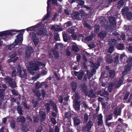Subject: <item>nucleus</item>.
Masks as SVG:
<instances>
[{
    "instance_id": "1",
    "label": "nucleus",
    "mask_w": 132,
    "mask_h": 132,
    "mask_svg": "<svg viewBox=\"0 0 132 132\" xmlns=\"http://www.w3.org/2000/svg\"><path fill=\"white\" fill-rule=\"evenodd\" d=\"M109 19L110 23L108 22L105 27L106 29H110L111 30H113V28L116 25V19L113 16L109 17Z\"/></svg>"
},
{
    "instance_id": "2",
    "label": "nucleus",
    "mask_w": 132,
    "mask_h": 132,
    "mask_svg": "<svg viewBox=\"0 0 132 132\" xmlns=\"http://www.w3.org/2000/svg\"><path fill=\"white\" fill-rule=\"evenodd\" d=\"M23 34L20 33L16 36L17 39L15 40V42L13 44L10 45L11 48H13L15 46L17 45L19 42L22 43L23 40L22 37Z\"/></svg>"
},
{
    "instance_id": "3",
    "label": "nucleus",
    "mask_w": 132,
    "mask_h": 132,
    "mask_svg": "<svg viewBox=\"0 0 132 132\" xmlns=\"http://www.w3.org/2000/svg\"><path fill=\"white\" fill-rule=\"evenodd\" d=\"M93 125V123L91 120H89L86 124L85 126L82 128V130L83 132L89 131L91 129Z\"/></svg>"
},
{
    "instance_id": "4",
    "label": "nucleus",
    "mask_w": 132,
    "mask_h": 132,
    "mask_svg": "<svg viewBox=\"0 0 132 132\" xmlns=\"http://www.w3.org/2000/svg\"><path fill=\"white\" fill-rule=\"evenodd\" d=\"M30 37L32 38L35 45H37L39 42L38 37L37 36L36 34L33 32H30L29 33Z\"/></svg>"
},
{
    "instance_id": "5",
    "label": "nucleus",
    "mask_w": 132,
    "mask_h": 132,
    "mask_svg": "<svg viewBox=\"0 0 132 132\" xmlns=\"http://www.w3.org/2000/svg\"><path fill=\"white\" fill-rule=\"evenodd\" d=\"M122 14L126 15L127 19H130L131 18L132 14L131 12H128V9L126 7H124L121 10Z\"/></svg>"
},
{
    "instance_id": "6",
    "label": "nucleus",
    "mask_w": 132,
    "mask_h": 132,
    "mask_svg": "<svg viewBox=\"0 0 132 132\" xmlns=\"http://www.w3.org/2000/svg\"><path fill=\"white\" fill-rule=\"evenodd\" d=\"M4 79L9 84L11 87L15 88L16 87L15 82V81H13V79L11 78L8 77L5 78Z\"/></svg>"
},
{
    "instance_id": "7",
    "label": "nucleus",
    "mask_w": 132,
    "mask_h": 132,
    "mask_svg": "<svg viewBox=\"0 0 132 132\" xmlns=\"http://www.w3.org/2000/svg\"><path fill=\"white\" fill-rule=\"evenodd\" d=\"M85 73L84 71L80 70L78 72L75 71L74 72V75L77 77L78 79L79 80H81Z\"/></svg>"
},
{
    "instance_id": "8",
    "label": "nucleus",
    "mask_w": 132,
    "mask_h": 132,
    "mask_svg": "<svg viewBox=\"0 0 132 132\" xmlns=\"http://www.w3.org/2000/svg\"><path fill=\"white\" fill-rule=\"evenodd\" d=\"M131 68V67L126 65L124 66V70L122 71L121 73L122 75V76H123V78L124 76L127 75L128 72L130 71Z\"/></svg>"
},
{
    "instance_id": "9",
    "label": "nucleus",
    "mask_w": 132,
    "mask_h": 132,
    "mask_svg": "<svg viewBox=\"0 0 132 132\" xmlns=\"http://www.w3.org/2000/svg\"><path fill=\"white\" fill-rule=\"evenodd\" d=\"M34 50L31 47H28L26 51V56L27 58L29 57L32 53L33 52Z\"/></svg>"
},
{
    "instance_id": "10",
    "label": "nucleus",
    "mask_w": 132,
    "mask_h": 132,
    "mask_svg": "<svg viewBox=\"0 0 132 132\" xmlns=\"http://www.w3.org/2000/svg\"><path fill=\"white\" fill-rule=\"evenodd\" d=\"M30 68L33 70L36 71L39 69V67L36 63H34L33 62H31L30 63Z\"/></svg>"
},
{
    "instance_id": "11",
    "label": "nucleus",
    "mask_w": 132,
    "mask_h": 132,
    "mask_svg": "<svg viewBox=\"0 0 132 132\" xmlns=\"http://www.w3.org/2000/svg\"><path fill=\"white\" fill-rule=\"evenodd\" d=\"M5 91L4 89H0V106H1L2 102L4 99Z\"/></svg>"
},
{
    "instance_id": "12",
    "label": "nucleus",
    "mask_w": 132,
    "mask_h": 132,
    "mask_svg": "<svg viewBox=\"0 0 132 132\" xmlns=\"http://www.w3.org/2000/svg\"><path fill=\"white\" fill-rule=\"evenodd\" d=\"M40 117L41 118L40 121L41 122L44 121L46 118V114L43 111H41L39 112Z\"/></svg>"
},
{
    "instance_id": "13",
    "label": "nucleus",
    "mask_w": 132,
    "mask_h": 132,
    "mask_svg": "<svg viewBox=\"0 0 132 132\" xmlns=\"http://www.w3.org/2000/svg\"><path fill=\"white\" fill-rule=\"evenodd\" d=\"M124 78L123 76H122L121 77L119 78V80L117 84H116V88H119L123 84Z\"/></svg>"
},
{
    "instance_id": "14",
    "label": "nucleus",
    "mask_w": 132,
    "mask_h": 132,
    "mask_svg": "<svg viewBox=\"0 0 132 132\" xmlns=\"http://www.w3.org/2000/svg\"><path fill=\"white\" fill-rule=\"evenodd\" d=\"M79 14L78 12H75L71 15V16L72 19L73 20L79 19Z\"/></svg>"
},
{
    "instance_id": "15",
    "label": "nucleus",
    "mask_w": 132,
    "mask_h": 132,
    "mask_svg": "<svg viewBox=\"0 0 132 132\" xmlns=\"http://www.w3.org/2000/svg\"><path fill=\"white\" fill-rule=\"evenodd\" d=\"M80 87L84 93L85 95L86 96H87L88 95V92L87 90V86L84 84L81 85Z\"/></svg>"
},
{
    "instance_id": "16",
    "label": "nucleus",
    "mask_w": 132,
    "mask_h": 132,
    "mask_svg": "<svg viewBox=\"0 0 132 132\" xmlns=\"http://www.w3.org/2000/svg\"><path fill=\"white\" fill-rule=\"evenodd\" d=\"M106 35V33L105 31H101L98 34V36L101 39H103L105 37Z\"/></svg>"
},
{
    "instance_id": "17",
    "label": "nucleus",
    "mask_w": 132,
    "mask_h": 132,
    "mask_svg": "<svg viewBox=\"0 0 132 132\" xmlns=\"http://www.w3.org/2000/svg\"><path fill=\"white\" fill-rule=\"evenodd\" d=\"M73 120L74 125L76 126L78 125L80 122V120L77 117H75L73 118Z\"/></svg>"
},
{
    "instance_id": "18",
    "label": "nucleus",
    "mask_w": 132,
    "mask_h": 132,
    "mask_svg": "<svg viewBox=\"0 0 132 132\" xmlns=\"http://www.w3.org/2000/svg\"><path fill=\"white\" fill-rule=\"evenodd\" d=\"M73 92H75L77 86V83L75 82H73L71 83V86Z\"/></svg>"
},
{
    "instance_id": "19",
    "label": "nucleus",
    "mask_w": 132,
    "mask_h": 132,
    "mask_svg": "<svg viewBox=\"0 0 132 132\" xmlns=\"http://www.w3.org/2000/svg\"><path fill=\"white\" fill-rule=\"evenodd\" d=\"M50 103L51 104H52L53 110L55 111L56 113L58 112V110L56 104L54 102H52V101H50Z\"/></svg>"
},
{
    "instance_id": "20",
    "label": "nucleus",
    "mask_w": 132,
    "mask_h": 132,
    "mask_svg": "<svg viewBox=\"0 0 132 132\" xmlns=\"http://www.w3.org/2000/svg\"><path fill=\"white\" fill-rule=\"evenodd\" d=\"M131 61H132V56H129L127 61V63L126 65L131 68L132 66V62Z\"/></svg>"
},
{
    "instance_id": "21",
    "label": "nucleus",
    "mask_w": 132,
    "mask_h": 132,
    "mask_svg": "<svg viewBox=\"0 0 132 132\" xmlns=\"http://www.w3.org/2000/svg\"><path fill=\"white\" fill-rule=\"evenodd\" d=\"M107 58L106 61L107 63H111L113 62V59L111 58V54H108L106 55Z\"/></svg>"
},
{
    "instance_id": "22",
    "label": "nucleus",
    "mask_w": 132,
    "mask_h": 132,
    "mask_svg": "<svg viewBox=\"0 0 132 132\" xmlns=\"http://www.w3.org/2000/svg\"><path fill=\"white\" fill-rule=\"evenodd\" d=\"M110 46L109 47L108 51V52L109 53H111L114 51V45L113 44V42H110Z\"/></svg>"
},
{
    "instance_id": "23",
    "label": "nucleus",
    "mask_w": 132,
    "mask_h": 132,
    "mask_svg": "<svg viewBox=\"0 0 132 132\" xmlns=\"http://www.w3.org/2000/svg\"><path fill=\"white\" fill-rule=\"evenodd\" d=\"M88 96L89 97L94 98L96 97V96L95 93H93V89L90 90L89 92V94H88Z\"/></svg>"
},
{
    "instance_id": "24",
    "label": "nucleus",
    "mask_w": 132,
    "mask_h": 132,
    "mask_svg": "<svg viewBox=\"0 0 132 132\" xmlns=\"http://www.w3.org/2000/svg\"><path fill=\"white\" fill-rule=\"evenodd\" d=\"M124 3V1L123 0H120L118 2L117 4L116 5H117V8L120 9L123 6Z\"/></svg>"
},
{
    "instance_id": "25",
    "label": "nucleus",
    "mask_w": 132,
    "mask_h": 132,
    "mask_svg": "<svg viewBox=\"0 0 132 132\" xmlns=\"http://www.w3.org/2000/svg\"><path fill=\"white\" fill-rule=\"evenodd\" d=\"M75 110H79L80 109V104L79 102L78 101H75L74 106Z\"/></svg>"
},
{
    "instance_id": "26",
    "label": "nucleus",
    "mask_w": 132,
    "mask_h": 132,
    "mask_svg": "<svg viewBox=\"0 0 132 132\" xmlns=\"http://www.w3.org/2000/svg\"><path fill=\"white\" fill-rule=\"evenodd\" d=\"M17 119L18 122H21L22 123H24L25 121V118L23 116H20L17 118Z\"/></svg>"
},
{
    "instance_id": "27",
    "label": "nucleus",
    "mask_w": 132,
    "mask_h": 132,
    "mask_svg": "<svg viewBox=\"0 0 132 132\" xmlns=\"http://www.w3.org/2000/svg\"><path fill=\"white\" fill-rule=\"evenodd\" d=\"M98 126L102 125L103 124L102 116V115H100L98 119Z\"/></svg>"
},
{
    "instance_id": "28",
    "label": "nucleus",
    "mask_w": 132,
    "mask_h": 132,
    "mask_svg": "<svg viewBox=\"0 0 132 132\" xmlns=\"http://www.w3.org/2000/svg\"><path fill=\"white\" fill-rule=\"evenodd\" d=\"M45 32L44 30L43 29H40L37 32L36 34L40 36H41L44 35Z\"/></svg>"
},
{
    "instance_id": "29",
    "label": "nucleus",
    "mask_w": 132,
    "mask_h": 132,
    "mask_svg": "<svg viewBox=\"0 0 132 132\" xmlns=\"http://www.w3.org/2000/svg\"><path fill=\"white\" fill-rule=\"evenodd\" d=\"M109 72L110 77L113 78L115 75V71L113 70H109Z\"/></svg>"
},
{
    "instance_id": "30",
    "label": "nucleus",
    "mask_w": 132,
    "mask_h": 132,
    "mask_svg": "<svg viewBox=\"0 0 132 132\" xmlns=\"http://www.w3.org/2000/svg\"><path fill=\"white\" fill-rule=\"evenodd\" d=\"M52 52L54 57L56 59H58L59 57V54L58 52L56 50H54Z\"/></svg>"
},
{
    "instance_id": "31",
    "label": "nucleus",
    "mask_w": 132,
    "mask_h": 132,
    "mask_svg": "<svg viewBox=\"0 0 132 132\" xmlns=\"http://www.w3.org/2000/svg\"><path fill=\"white\" fill-rule=\"evenodd\" d=\"M10 33L8 31H5L0 32V37H2L3 36H6L7 35H9Z\"/></svg>"
},
{
    "instance_id": "32",
    "label": "nucleus",
    "mask_w": 132,
    "mask_h": 132,
    "mask_svg": "<svg viewBox=\"0 0 132 132\" xmlns=\"http://www.w3.org/2000/svg\"><path fill=\"white\" fill-rule=\"evenodd\" d=\"M106 119L105 121L106 122H107L108 121L112 119L113 114H110L106 116Z\"/></svg>"
},
{
    "instance_id": "33",
    "label": "nucleus",
    "mask_w": 132,
    "mask_h": 132,
    "mask_svg": "<svg viewBox=\"0 0 132 132\" xmlns=\"http://www.w3.org/2000/svg\"><path fill=\"white\" fill-rule=\"evenodd\" d=\"M17 110L18 113L20 115H22L23 114L22 113V108L21 106L18 105V106Z\"/></svg>"
},
{
    "instance_id": "34",
    "label": "nucleus",
    "mask_w": 132,
    "mask_h": 132,
    "mask_svg": "<svg viewBox=\"0 0 132 132\" xmlns=\"http://www.w3.org/2000/svg\"><path fill=\"white\" fill-rule=\"evenodd\" d=\"M50 103H47L45 104L44 106L47 112H49L50 111Z\"/></svg>"
},
{
    "instance_id": "35",
    "label": "nucleus",
    "mask_w": 132,
    "mask_h": 132,
    "mask_svg": "<svg viewBox=\"0 0 132 132\" xmlns=\"http://www.w3.org/2000/svg\"><path fill=\"white\" fill-rule=\"evenodd\" d=\"M93 35L92 34L86 37L85 38V40L87 42L93 39Z\"/></svg>"
},
{
    "instance_id": "36",
    "label": "nucleus",
    "mask_w": 132,
    "mask_h": 132,
    "mask_svg": "<svg viewBox=\"0 0 132 132\" xmlns=\"http://www.w3.org/2000/svg\"><path fill=\"white\" fill-rule=\"evenodd\" d=\"M22 129L24 132H27L29 131V129L28 128V127L26 125H23L22 126Z\"/></svg>"
},
{
    "instance_id": "37",
    "label": "nucleus",
    "mask_w": 132,
    "mask_h": 132,
    "mask_svg": "<svg viewBox=\"0 0 132 132\" xmlns=\"http://www.w3.org/2000/svg\"><path fill=\"white\" fill-rule=\"evenodd\" d=\"M114 85L113 83H111L109 84L108 87V90L110 93H111L113 88Z\"/></svg>"
},
{
    "instance_id": "38",
    "label": "nucleus",
    "mask_w": 132,
    "mask_h": 132,
    "mask_svg": "<svg viewBox=\"0 0 132 132\" xmlns=\"http://www.w3.org/2000/svg\"><path fill=\"white\" fill-rule=\"evenodd\" d=\"M116 48L118 50H123L124 49V47L123 44H118Z\"/></svg>"
},
{
    "instance_id": "39",
    "label": "nucleus",
    "mask_w": 132,
    "mask_h": 132,
    "mask_svg": "<svg viewBox=\"0 0 132 132\" xmlns=\"http://www.w3.org/2000/svg\"><path fill=\"white\" fill-rule=\"evenodd\" d=\"M8 31L10 33V34L9 35H7V36H12L13 35L15 34H16L15 32H17L18 31H16L15 30H13L12 31Z\"/></svg>"
},
{
    "instance_id": "40",
    "label": "nucleus",
    "mask_w": 132,
    "mask_h": 132,
    "mask_svg": "<svg viewBox=\"0 0 132 132\" xmlns=\"http://www.w3.org/2000/svg\"><path fill=\"white\" fill-rule=\"evenodd\" d=\"M42 86V82L40 83L39 81H37L36 83L35 87L36 88L39 89L41 88Z\"/></svg>"
},
{
    "instance_id": "41",
    "label": "nucleus",
    "mask_w": 132,
    "mask_h": 132,
    "mask_svg": "<svg viewBox=\"0 0 132 132\" xmlns=\"http://www.w3.org/2000/svg\"><path fill=\"white\" fill-rule=\"evenodd\" d=\"M72 50L73 51L76 52H77L79 50L78 47L76 45H73L72 47Z\"/></svg>"
},
{
    "instance_id": "42",
    "label": "nucleus",
    "mask_w": 132,
    "mask_h": 132,
    "mask_svg": "<svg viewBox=\"0 0 132 132\" xmlns=\"http://www.w3.org/2000/svg\"><path fill=\"white\" fill-rule=\"evenodd\" d=\"M121 110L120 108L118 109L116 107V117L120 115L121 113ZM117 117H116V118Z\"/></svg>"
},
{
    "instance_id": "43",
    "label": "nucleus",
    "mask_w": 132,
    "mask_h": 132,
    "mask_svg": "<svg viewBox=\"0 0 132 132\" xmlns=\"http://www.w3.org/2000/svg\"><path fill=\"white\" fill-rule=\"evenodd\" d=\"M23 71L24 73L21 75L20 77L21 78L26 77L27 76L26 71V69H23Z\"/></svg>"
},
{
    "instance_id": "44",
    "label": "nucleus",
    "mask_w": 132,
    "mask_h": 132,
    "mask_svg": "<svg viewBox=\"0 0 132 132\" xmlns=\"http://www.w3.org/2000/svg\"><path fill=\"white\" fill-rule=\"evenodd\" d=\"M122 128L121 125H118L117 126V127L116 128V130H117V132H120L122 130Z\"/></svg>"
},
{
    "instance_id": "45",
    "label": "nucleus",
    "mask_w": 132,
    "mask_h": 132,
    "mask_svg": "<svg viewBox=\"0 0 132 132\" xmlns=\"http://www.w3.org/2000/svg\"><path fill=\"white\" fill-rule=\"evenodd\" d=\"M119 123L118 125L120 124L121 125L123 123V120L121 118H119L118 120V121H116V125L117 124L119 123Z\"/></svg>"
},
{
    "instance_id": "46",
    "label": "nucleus",
    "mask_w": 132,
    "mask_h": 132,
    "mask_svg": "<svg viewBox=\"0 0 132 132\" xmlns=\"http://www.w3.org/2000/svg\"><path fill=\"white\" fill-rule=\"evenodd\" d=\"M32 103L34 104L33 108H35L38 105L39 103V101H36L35 102L34 101H32Z\"/></svg>"
},
{
    "instance_id": "47",
    "label": "nucleus",
    "mask_w": 132,
    "mask_h": 132,
    "mask_svg": "<svg viewBox=\"0 0 132 132\" xmlns=\"http://www.w3.org/2000/svg\"><path fill=\"white\" fill-rule=\"evenodd\" d=\"M18 57H16L15 58H14V59L12 60V59H9L8 60V62L9 63H11L12 62H15L17 60H18Z\"/></svg>"
},
{
    "instance_id": "48",
    "label": "nucleus",
    "mask_w": 132,
    "mask_h": 132,
    "mask_svg": "<svg viewBox=\"0 0 132 132\" xmlns=\"http://www.w3.org/2000/svg\"><path fill=\"white\" fill-rule=\"evenodd\" d=\"M83 25L86 27H87L90 29H92V28L91 26L86 22H84L83 23Z\"/></svg>"
},
{
    "instance_id": "49",
    "label": "nucleus",
    "mask_w": 132,
    "mask_h": 132,
    "mask_svg": "<svg viewBox=\"0 0 132 132\" xmlns=\"http://www.w3.org/2000/svg\"><path fill=\"white\" fill-rule=\"evenodd\" d=\"M33 122L34 123H37L39 121V119L38 117L36 116H34L33 117Z\"/></svg>"
},
{
    "instance_id": "50",
    "label": "nucleus",
    "mask_w": 132,
    "mask_h": 132,
    "mask_svg": "<svg viewBox=\"0 0 132 132\" xmlns=\"http://www.w3.org/2000/svg\"><path fill=\"white\" fill-rule=\"evenodd\" d=\"M129 94L130 92H127L123 98V99L125 100H127L128 98Z\"/></svg>"
},
{
    "instance_id": "51",
    "label": "nucleus",
    "mask_w": 132,
    "mask_h": 132,
    "mask_svg": "<svg viewBox=\"0 0 132 132\" xmlns=\"http://www.w3.org/2000/svg\"><path fill=\"white\" fill-rule=\"evenodd\" d=\"M64 115L65 118H69L70 117L71 113L69 112H65Z\"/></svg>"
},
{
    "instance_id": "52",
    "label": "nucleus",
    "mask_w": 132,
    "mask_h": 132,
    "mask_svg": "<svg viewBox=\"0 0 132 132\" xmlns=\"http://www.w3.org/2000/svg\"><path fill=\"white\" fill-rule=\"evenodd\" d=\"M84 121L85 122H87L88 119V116L87 113H85L84 115Z\"/></svg>"
},
{
    "instance_id": "53",
    "label": "nucleus",
    "mask_w": 132,
    "mask_h": 132,
    "mask_svg": "<svg viewBox=\"0 0 132 132\" xmlns=\"http://www.w3.org/2000/svg\"><path fill=\"white\" fill-rule=\"evenodd\" d=\"M51 121L52 123L53 124L55 125L56 124V120L55 118L53 117H51Z\"/></svg>"
},
{
    "instance_id": "54",
    "label": "nucleus",
    "mask_w": 132,
    "mask_h": 132,
    "mask_svg": "<svg viewBox=\"0 0 132 132\" xmlns=\"http://www.w3.org/2000/svg\"><path fill=\"white\" fill-rule=\"evenodd\" d=\"M35 28L34 26H32L27 28L26 30L27 31H31L34 30Z\"/></svg>"
},
{
    "instance_id": "55",
    "label": "nucleus",
    "mask_w": 132,
    "mask_h": 132,
    "mask_svg": "<svg viewBox=\"0 0 132 132\" xmlns=\"http://www.w3.org/2000/svg\"><path fill=\"white\" fill-rule=\"evenodd\" d=\"M17 55V53L16 52H14L13 54L10 56V57L11 59H13L15 58Z\"/></svg>"
},
{
    "instance_id": "56",
    "label": "nucleus",
    "mask_w": 132,
    "mask_h": 132,
    "mask_svg": "<svg viewBox=\"0 0 132 132\" xmlns=\"http://www.w3.org/2000/svg\"><path fill=\"white\" fill-rule=\"evenodd\" d=\"M75 98L76 100H78L80 99V96L78 92H76L75 93Z\"/></svg>"
},
{
    "instance_id": "57",
    "label": "nucleus",
    "mask_w": 132,
    "mask_h": 132,
    "mask_svg": "<svg viewBox=\"0 0 132 132\" xmlns=\"http://www.w3.org/2000/svg\"><path fill=\"white\" fill-rule=\"evenodd\" d=\"M65 24L67 27L71 26L72 25V22L70 21H69L68 22H66Z\"/></svg>"
},
{
    "instance_id": "58",
    "label": "nucleus",
    "mask_w": 132,
    "mask_h": 132,
    "mask_svg": "<svg viewBox=\"0 0 132 132\" xmlns=\"http://www.w3.org/2000/svg\"><path fill=\"white\" fill-rule=\"evenodd\" d=\"M54 39L56 41L58 40V38L59 37V35L58 33H55L54 34Z\"/></svg>"
},
{
    "instance_id": "59",
    "label": "nucleus",
    "mask_w": 132,
    "mask_h": 132,
    "mask_svg": "<svg viewBox=\"0 0 132 132\" xmlns=\"http://www.w3.org/2000/svg\"><path fill=\"white\" fill-rule=\"evenodd\" d=\"M12 92L13 94L15 96L18 95V93L17 91L14 89L12 90Z\"/></svg>"
},
{
    "instance_id": "60",
    "label": "nucleus",
    "mask_w": 132,
    "mask_h": 132,
    "mask_svg": "<svg viewBox=\"0 0 132 132\" xmlns=\"http://www.w3.org/2000/svg\"><path fill=\"white\" fill-rule=\"evenodd\" d=\"M51 0H48L47 2V10H49V8L50 7V2L51 1Z\"/></svg>"
},
{
    "instance_id": "61",
    "label": "nucleus",
    "mask_w": 132,
    "mask_h": 132,
    "mask_svg": "<svg viewBox=\"0 0 132 132\" xmlns=\"http://www.w3.org/2000/svg\"><path fill=\"white\" fill-rule=\"evenodd\" d=\"M71 36L74 40H76L77 38V36L75 34V33L72 34Z\"/></svg>"
},
{
    "instance_id": "62",
    "label": "nucleus",
    "mask_w": 132,
    "mask_h": 132,
    "mask_svg": "<svg viewBox=\"0 0 132 132\" xmlns=\"http://www.w3.org/2000/svg\"><path fill=\"white\" fill-rule=\"evenodd\" d=\"M94 28L97 31H98L100 30V26L98 25H95L94 26Z\"/></svg>"
},
{
    "instance_id": "63",
    "label": "nucleus",
    "mask_w": 132,
    "mask_h": 132,
    "mask_svg": "<svg viewBox=\"0 0 132 132\" xmlns=\"http://www.w3.org/2000/svg\"><path fill=\"white\" fill-rule=\"evenodd\" d=\"M15 121H12L11 123V127L13 128H15Z\"/></svg>"
},
{
    "instance_id": "64",
    "label": "nucleus",
    "mask_w": 132,
    "mask_h": 132,
    "mask_svg": "<svg viewBox=\"0 0 132 132\" xmlns=\"http://www.w3.org/2000/svg\"><path fill=\"white\" fill-rule=\"evenodd\" d=\"M43 128L41 127H38L36 130V132H41Z\"/></svg>"
}]
</instances>
